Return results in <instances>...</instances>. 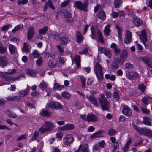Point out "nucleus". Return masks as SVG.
<instances>
[{
  "instance_id": "obj_1",
  "label": "nucleus",
  "mask_w": 152,
  "mask_h": 152,
  "mask_svg": "<svg viewBox=\"0 0 152 152\" xmlns=\"http://www.w3.org/2000/svg\"><path fill=\"white\" fill-rule=\"evenodd\" d=\"M54 128L53 124L51 122L47 121L39 128V132L42 134L52 130Z\"/></svg>"
},
{
  "instance_id": "obj_2",
  "label": "nucleus",
  "mask_w": 152,
  "mask_h": 152,
  "mask_svg": "<svg viewBox=\"0 0 152 152\" xmlns=\"http://www.w3.org/2000/svg\"><path fill=\"white\" fill-rule=\"evenodd\" d=\"M99 101L102 110L108 111L109 109L110 104L107 101L104 95L101 94L100 95Z\"/></svg>"
},
{
  "instance_id": "obj_3",
  "label": "nucleus",
  "mask_w": 152,
  "mask_h": 152,
  "mask_svg": "<svg viewBox=\"0 0 152 152\" xmlns=\"http://www.w3.org/2000/svg\"><path fill=\"white\" fill-rule=\"evenodd\" d=\"M94 70L99 80H102L103 78L102 68L99 63L97 62L94 65Z\"/></svg>"
},
{
  "instance_id": "obj_4",
  "label": "nucleus",
  "mask_w": 152,
  "mask_h": 152,
  "mask_svg": "<svg viewBox=\"0 0 152 152\" xmlns=\"http://www.w3.org/2000/svg\"><path fill=\"white\" fill-rule=\"evenodd\" d=\"M88 0H85L83 3L81 1H75L74 3V6L78 9L85 12L88 11Z\"/></svg>"
},
{
  "instance_id": "obj_5",
  "label": "nucleus",
  "mask_w": 152,
  "mask_h": 152,
  "mask_svg": "<svg viewBox=\"0 0 152 152\" xmlns=\"http://www.w3.org/2000/svg\"><path fill=\"white\" fill-rule=\"evenodd\" d=\"M61 15L64 18L69 22H72L73 20L71 13L66 10H63L61 11Z\"/></svg>"
},
{
  "instance_id": "obj_6",
  "label": "nucleus",
  "mask_w": 152,
  "mask_h": 152,
  "mask_svg": "<svg viewBox=\"0 0 152 152\" xmlns=\"http://www.w3.org/2000/svg\"><path fill=\"white\" fill-rule=\"evenodd\" d=\"M74 140L73 137L70 134L66 135L63 139L64 143L67 146H70Z\"/></svg>"
},
{
  "instance_id": "obj_7",
  "label": "nucleus",
  "mask_w": 152,
  "mask_h": 152,
  "mask_svg": "<svg viewBox=\"0 0 152 152\" xmlns=\"http://www.w3.org/2000/svg\"><path fill=\"white\" fill-rule=\"evenodd\" d=\"M123 61H121L118 58L115 57L114 61L111 64V67L113 69L115 70L119 68V64L123 65Z\"/></svg>"
},
{
  "instance_id": "obj_8",
  "label": "nucleus",
  "mask_w": 152,
  "mask_h": 152,
  "mask_svg": "<svg viewBox=\"0 0 152 152\" xmlns=\"http://www.w3.org/2000/svg\"><path fill=\"white\" fill-rule=\"evenodd\" d=\"M126 77L130 80H134L135 78L140 77V75L136 72L128 71L126 72Z\"/></svg>"
},
{
  "instance_id": "obj_9",
  "label": "nucleus",
  "mask_w": 152,
  "mask_h": 152,
  "mask_svg": "<svg viewBox=\"0 0 152 152\" xmlns=\"http://www.w3.org/2000/svg\"><path fill=\"white\" fill-rule=\"evenodd\" d=\"M125 37L124 40V43L126 44L129 43L132 39V33L128 30H126Z\"/></svg>"
},
{
  "instance_id": "obj_10",
  "label": "nucleus",
  "mask_w": 152,
  "mask_h": 152,
  "mask_svg": "<svg viewBox=\"0 0 152 152\" xmlns=\"http://www.w3.org/2000/svg\"><path fill=\"white\" fill-rule=\"evenodd\" d=\"M48 106L49 107L52 109H62V106L59 103L57 102H51L48 104Z\"/></svg>"
},
{
  "instance_id": "obj_11",
  "label": "nucleus",
  "mask_w": 152,
  "mask_h": 152,
  "mask_svg": "<svg viewBox=\"0 0 152 152\" xmlns=\"http://www.w3.org/2000/svg\"><path fill=\"white\" fill-rule=\"evenodd\" d=\"M128 56V51L126 49H125L122 50V52L120 55V57L118 58L121 61H123L124 63L126 61Z\"/></svg>"
},
{
  "instance_id": "obj_12",
  "label": "nucleus",
  "mask_w": 152,
  "mask_h": 152,
  "mask_svg": "<svg viewBox=\"0 0 152 152\" xmlns=\"http://www.w3.org/2000/svg\"><path fill=\"white\" fill-rule=\"evenodd\" d=\"M99 51L105 55L109 58H111L112 55V53L107 48L100 47L99 49Z\"/></svg>"
},
{
  "instance_id": "obj_13",
  "label": "nucleus",
  "mask_w": 152,
  "mask_h": 152,
  "mask_svg": "<svg viewBox=\"0 0 152 152\" xmlns=\"http://www.w3.org/2000/svg\"><path fill=\"white\" fill-rule=\"evenodd\" d=\"M134 129H135L137 132L140 134L141 135H145L146 134V133L148 132L147 129L144 128L139 129V127L137 126H134Z\"/></svg>"
},
{
  "instance_id": "obj_14",
  "label": "nucleus",
  "mask_w": 152,
  "mask_h": 152,
  "mask_svg": "<svg viewBox=\"0 0 152 152\" xmlns=\"http://www.w3.org/2000/svg\"><path fill=\"white\" fill-rule=\"evenodd\" d=\"M34 34V29L33 26H30L27 32V38L28 39L30 40L33 37Z\"/></svg>"
},
{
  "instance_id": "obj_15",
  "label": "nucleus",
  "mask_w": 152,
  "mask_h": 152,
  "mask_svg": "<svg viewBox=\"0 0 152 152\" xmlns=\"http://www.w3.org/2000/svg\"><path fill=\"white\" fill-rule=\"evenodd\" d=\"M86 97L91 103L93 104L95 107H98V105L97 99L95 96L92 95H87Z\"/></svg>"
},
{
  "instance_id": "obj_16",
  "label": "nucleus",
  "mask_w": 152,
  "mask_h": 152,
  "mask_svg": "<svg viewBox=\"0 0 152 152\" xmlns=\"http://www.w3.org/2000/svg\"><path fill=\"white\" fill-rule=\"evenodd\" d=\"M60 41H61V44L64 45L70 42L71 39L68 36L64 35L61 38Z\"/></svg>"
},
{
  "instance_id": "obj_17",
  "label": "nucleus",
  "mask_w": 152,
  "mask_h": 152,
  "mask_svg": "<svg viewBox=\"0 0 152 152\" xmlns=\"http://www.w3.org/2000/svg\"><path fill=\"white\" fill-rule=\"evenodd\" d=\"M122 112V113L126 115L131 116L132 115V110L127 106L123 107Z\"/></svg>"
},
{
  "instance_id": "obj_18",
  "label": "nucleus",
  "mask_w": 152,
  "mask_h": 152,
  "mask_svg": "<svg viewBox=\"0 0 152 152\" xmlns=\"http://www.w3.org/2000/svg\"><path fill=\"white\" fill-rule=\"evenodd\" d=\"M87 120L88 122H95L97 121L98 118L94 114H89L87 116Z\"/></svg>"
},
{
  "instance_id": "obj_19",
  "label": "nucleus",
  "mask_w": 152,
  "mask_h": 152,
  "mask_svg": "<svg viewBox=\"0 0 152 152\" xmlns=\"http://www.w3.org/2000/svg\"><path fill=\"white\" fill-rule=\"evenodd\" d=\"M7 59L4 56H0V66L1 67L4 68L7 64Z\"/></svg>"
},
{
  "instance_id": "obj_20",
  "label": "nucleus",
  "mask_w": 152,
  "mask_h": 152,
  "mask_svg": "<svg viewBox=\"0 0 152 152\" xmlns=\"http://www.w3.org/2000/svg\"><path fill=\"white\" fill-rule=\"evenodd\" d=\"M110 47L111 48L113 49L114 52L117 55H118L121 51V49L118 47L117 45L115 43H112Z\"/></svg>"
},
{
  "instance_id": "obj_21",
  "label": "nucleus",
  "mask_w": 152,
  "mask_h": 152,
  "mask_svg": "<svg viewBox=\"0 0 152 152\" xmlns=\"http://www.w3.org/2000/svg\"><path fill=\"white\" fill-rule=\"evenodd\" d=\"M142 60L144 63H146L149 67L152 68V61L150 58H142Z\"/></svg>"
},
{
  "instance_id": "obj_22",
  "label": "nucleus",
  "mask_w": 152,
  "mask_h": 152,
  "mask_svg": "<svg viewBox=\"0 0 152 152\" xmlns=\"http://www.w3.org/2000/svg\"><path fill=\"white\" fill-rule=\"evenodd\" d=\"M142 36V39L143 42V43L145 46H146L145 42L147 41V36L146 33V31L145 29H143L141 33Z\"/></svg>"
},
{
  "instance_id": "obj_23",
  "label": "nucleus",
  "mask_w": 152,
  "mask_h": 152,
  "mask_svg": "<svg viewBox=\"0 0 152 152\" xmlns=\"http://www.w3.org/2000/svg\"><path fill=\"white\" fill-rule=\"evenodd\" d=\"M75 62L78 68L80 66V57L78 55H76L74 58Z\"/></svg>"
},
{
  "instance_id": "obj_24",
  "label": "nucleus",
  "mask_w": 152,
  "mask_h": 152,
  "mask_svg": "<svg viewBox=\"0 0 152 152\" xmlns=\"http://www.w3.org/2000/svg\"><path fill=\"white\" fill-rule=\"evenodd\" d=\"M133 21L134 25L137 26H140L142 24V20L139 18H134L133 19Z\"/></svg>"
},
{
  "instance_id": "obj_25",
  "label": "nucleus",
  "mask_w": 152,
  "mask_h": 152,
  "mask_svg": "<svg viewBox=\"0 0 152 152\" xmlns=\"http://www.w3.org/2000/svg\"><path fill=\"white\" fill-rule=\"evenodd\" d=\"M9 48L10 53L11 55H14L17 52V49L16 47L12 44H9Z\"/></svg>"
},
{
  "instance_id": "obj_26",
  "label": "nucleus",
  "mask_w": 152,
  "mask_h": 152,
  "mask_svg": "<svg viewBox=\"0 0 152 152\" xmlns=\"http://www.w3.org/2000/svg\"><path fill=\"white\" fill-rule=\"evenodd\" d=\"M77 42L80 43L83 39V37L81 35V33L79 31L77 32L76 34Z\"/></svg>"
},
{
  "instance_id": "obj_27",
  "label": "nucleus",
  "mask_w": 152,
  "mask_h": 152,
  "mask_svg": "<svg viewBox=\"0 0 152 152\" xmlns=\"http://www.w3.org/2000/svg\"><path fill=\"white\" fill-rule=\"evenodd\" d=\"M110 25L108 24L105 27L104 30V34L105 35V37H106L109 35V33L111 31L110 29Z\"/></svg>"
},
{
  "instance_id": "obj_28",
  "label": "nucleus",
  "mask_w": 152,
  "mask_h": 152,
  "mask_svg": "<svg viewBox=\"0 0 152 152\" xmlns=\"http://www.w3.org/2000/svg\"><path fill=\"white\" fill-rule=\"evenodd\" d=\"M26 72L27 75L31 76L34 77L36 75L35 72L31 69H26Z\"/></svg>"
},
{
  "instance_id": "obj_29",
  "label": "nucleus",
  "mask_w": 152,
  "mask_h": 152,
  "mask_svg": "<svg viewBox=\"0 0 152 152\" xmlns=\"http://www.w3.org/2000/svg\"><path fill=\"white\" fill-rule=\"evenodd\" d=\"M8 101H17L21 100V97L20 96H13L12 97L9 96L6 98Z\"/></svg>"
},
{
  "instance_id": "obj_30",
  "label": "nucleus",
  "mask_w": 152,
  "mask_h": 152,
  "mask_svg": "<svg viewBox=\"0 0 152 152\" xmlns=\"http://www.w3.org/2000/svg\"><path fill=\"white\" fill-rule=\"evenodd\" d=\"M0 74L1 76L4 78L6 81H12V76H7L3 72H1Z\"/></svg>"
},
{
  "instance_id": "obj_31",
  "label": "nucleus",
  "mask_w": 152,
  "mask_h": 152,
  "mask_svg": "<svg viewBox=\"0 0 152 152\" xmlns=\"http://www.w3.org/2000/svg\"><path fill=\"white\" fill-rule=\"evenodd\" d=\"M132 142V140L131 139H129L127 141L126 143L125 144V146L123 147V150L124 152H126L128 151L129 149V145Z\"/></svg>"
},
{
  "instance_id": "obj_32",
  "label": "nucleus",
  "mask_w": 152,
  "mask_h": 152,
  "mask_svg": "<svg viewBox=\"0 0 152 152\" xmlns=\"http://www.w3.org/2000/svg\"><path fill=\"white\" fill-rule=\"evenodd\" d=\"M48 30V27L45 26L43 28L40 29L38 31V33L39 34H45Z\"/></svg>"
},
{
  "instance_id": "obj_33",
  "label": "nucleus",
  "mask_w": 152,
  "mask_h": 152,
  "mask_svg": "<svg viewBox=\"0 0 152 152\" xmlns=\"http://www.w3.org/2000/svg\"><path fill=\"white\" fill-rule=\"evenodd\" d=\"M30 49L28 45L26 42L23 43V47L22 49V51L23 52H29L30 51Z\"/></svg>"
},
{
  "instance_id": "obj_34",
  "label": "nucleus",
  "mask_w": 152,
  "mask_h": 152,
  "mask_svg": "<svg viewBox=\"0 0 152 152\" xmlns=\"http://www.w3.org/2000/svg\"><path fill=\"white\" fill-rule=\"evenodd\" d=\"M97 34L100 42L101 43H104L103 37L101 32L100 31H98Z\"/></svg>"
},
{
  "instance_id": "obj_35",
  "label": "nucleus",
  "mask_w": 152,
  "mask_h": 152,
  "mask_svg": "<svg viewBox=\"0 0 152 152\" xmlns=\"http://www.w3.org/2000/svg\"><path fill=\"white\" fill-rule=\"evenodd\" d=\"M52 37L56 40H59L60 38V34L58 33L53 32L51 33Z\"/></svg>"
},
{
  "instance_id": "obj_36",
  "label": "nucleus",
  "mask_w": 152,
  "mask_h": 152,
  "mask_svg": "<svg viewBox=\"0 0 152 152\" xmlns=\"http://www.w3.org/2000/svg\"><path fill=\"white\" fill-rule=\"evenodd\" d=\"M151 118L149 117L143 118V123L147 125L151 126V123L150 122Z\"/></svg>"
},
{
  "instance_id": "obj_37",
  "label": "nucleus",
  "mask_w": 152,
  "mask_h": 152,
  "mask_svg": "<svg viewBox=\"0 0 152 152\" xmlns=\"http://www.w3.org/2000/svg\"><path fill=\"white\" fill-rule=\"evenodd\" d=\"M66 130H73L74 128V125L71 124H68L64 125Z\"/></svg>"
},
{
  "instance_id": "obj_38",
  "label": "nucleus",
  "mask_w": 152,
  "mask_h": 152,
  "mask_svg": "<svg viewBox=\"0 0 152 152\" xmlns=\"http://www.w3.org/2000/svg\"><path fill=\"white\" fill-rule=\"evenodd\" d=\"M102 133V131H98L94 134L91 136V138H97L101 136V134Z\"/></svg>"
},
{
  "instance_id": "obj_39",
  "label": "nucleus",
  "mask_w": 152,
  "mask_h": 152,
  "mask_svg": "<svg viewBox=\"0 0 152 152\" xmlns=\"http://www.w3.org/2000/svg\"><path fill=\"white\" fill-rule=\"evenodd\" d=\"M117 133V132L115 129L110 128L108 129V134L110 136H113Z\"/></svg>"
},
{
  "instance_id": "obj_40",
  "label": "nucleus",
  "mask_w": 152,
  "mask_h": 152,
  "mask_svg": "<svg viewBox=\"0 0 152 152\" xmlns=\"http://www.w3.org/2000/svg\"><path fill=\"white\" fill-rule=\"evenodd\" d=\"M138 88L141 91V93H144L145 91V86L143 84H140L138 85Z\"/></svg>"
},
{
  "instance_id": "obj_41",
  "label": "nucleus",
  "mask_w": 152,
  "mask_h": 152,
  "mask_svg": "<svg viewBox=\"0 0 152 152\" xmlns=\"http://www.w3.org/2000/svg\"><path fill=\"white\" fill-rule=\"evenodd\" d=\"M122 3L121 0H115L114 4L115 8H118Z\"/></svg>"
},
{
  "instance_id": "obj_42",
  "label": "nucleus",
  "mask_w": 152,
  "mask_h": 152,
  "mask_svg": "<svg viewBox=\"0 0 152 152\" xmlns=\"http://www.w3.org/2000/svg\"><path fill=\"white\" fill-rule=\"evenodd\" d=\"M40 114L42 116H48L50 115V113L47 110H42Z\"/></svg>"
},
{
  "instance_id": "obj_43",
  "label": "nucleus",
  "mask_w": 152,
  "mask_h": 152,
  "mask_svg": "<svg viewBox=\"0 0 152 152\" xmlns=\"http://www.w3.org/2000/svg\"><path fill=\"white\" fill-rule=\"evenodd\" d=\"M25 78V75L24 74H21L20 76L15 77L12 76V81L14 82L16 80H19L21 78Z\"/></svg>"
},
{
  "instance_id": "obj_44",
  "label": "nucleus",
  "mask_w": 152,
  "mask_h": 152,
  "mask_svg": "<svg viewBox=\"0 0 152 152\" xmlns=\"http://www.w3.org/2000/svg\"><path fill=\"white\" fill-rule=\"evenodd\" d=\"M98 17L100 19L103 20L106 18V15L103 12L101 11L99 12Z\"/></svg>"
},
{
  "instance_id": "obj_45",
  "label": "nucleus",
  "mask_w": 152,
  "mask_h": 152,
  "mask_svg": "<svg viewBox=\"0 0 152 152\" xmlns=\"http://www.w3.org/2000/svg\"><path fill=\"white\" fill-rule=\"evenodd\" d=\"M12 26L11 24H7L4 25L1 28V31H6L8 30Z\"/></svg>"
},
{
  "instance_id": "obj_46",
  "label": "nucleus",
  "mask_w": 152,
  "mask_h": 152,
  "mask_svg": "<svg viewBox=\"0 0 152 152\" xmlns=\"http://www.w3.org/2000/svg\"><path fill=\"white\" fill-rule=\"evenodd\" d=\"M23 28V25L22 24H19L16 26L12 30V32L15 33L17 31Z\"/></svg>"
},
{
  "instance_id": "obj_47",
  "label": "nucleus",
  "mask_w": 152,
  "mask_h": 152,
  "mask_svg": "<svg viewBox=\"0 0 152 152\" xmlns=\"http://www.w3.org/2000/svg\"><path fill=\"white\" fill-rule=\"evenodd\" d=\"M32 55L33 58H37L39 56L40 54L38 50H34L32 52Z\"/></svg>"
},
{
  "instance_id": "obj_48",
  "label": "nucleus",
  "mask_w": 152,
  "mask_h": 152,
  "mask_svg": "<svg viewBox=\"0 0 152 152\" xmlns=\"http://www.w3.org/2000/svg\"><path fill=\"white\" fill-rule=\"evenodd\" d=\"M80 78L82 83V87L83 88H86V78L83 76L81 77Z\"/></svg>"
},
{
  "instance_id": "obj_49",
  "label": "nucleus",
  "mask_w": 152,
  "mask_h": 152,
  "mask_svg": "<svg viewBox=\"0 0 152 152\" xmlns=\"http://www.w3.org/2000/svg\"><path fill=\"white\" fill-rule=\"evenodd\" d=\"M7 114L9 117L13 118H16L17 117V115L16 113L13 112L8 111L7 113Z\"/></svg>"
},
{
  "instance_id": "obj_50",
  "label": "nucleus",
  "mask_w": 152,
  "mask_h": 152,
  "mask_svg": "<svg viewBox=\"0 0 152 152\" xmlns=\"http://www.w3.org/2000/svg\"><path fill=\"white\" fill-rule=\"evenodd\" d=\"M48 66L50 68H54L56 66V65L54 61L50 60L48 62Z\"/></svg>"
},
{
  "instance_id": "obj_51",
  "label": "nucleus",
  "mask_w": 152,
  "mask_h": 152,
  "mask_svg": "<svg viewBox=\"0 0 152 152\" xmlns=\"http://www.w3.org/2000/svg\"><path fill=\"white\" fill-rule=\"evenodd\" d=\"M125 67L126 69H132L134 68V66L133 64H130L129 62H127L125 64Z\"/></svg>"
},
{
  "instance_id": "obj_52",
  "label": "nucleus",
  "mask_w": 152,
  "mask_h": 152,
  "mask_svg": "<svg viewBox=\"0 0 152 152\" xmlns=\"http://www.w3.org/2000/svg\"><path fill=\"white\" fill-rule=\"evenodd\" d=\"M46 4H47L48 7L53 10H54L55 7L53 5L52 1L51 0H48V1L46 3Z\"/></svg>"
},
{
  "instance_id": "obj_53",
  "label": "nucleus",
  "mask_w": 152,
  "mask_h": 152,
  "mask_svg": "<svg viewBox=\"0 0 152 152\" xmlns=\"http://www.w3.org/2000/svg\"><path fill=\"white\" fill-rule=\"evenodd\" d=\"M89 149L88 145L87 144H85L83 146V147L81 150L80 152H89Z\"/></svg>"
},
{
  "instance_id": "obj_54",
  "label": "nucleus",
  "mask_w": 152,
  "mask_h": 152,
  "mask_svg": "<svg viewBox=\"0 0 152 152\" xmlns=\"http://www.w3.org/2000/svg\"><path fill=\"white\" fill-rule=\"evenodd\" d=\"M19 95L20 97H24L28 93V91L26 90H22L19 91Z\"/></svg>"
},
{
  "instance_id": "obj_55",
  "label": "nucleus",
  "mask_w": 152,
  "mask_h": 152,
  "mask_svg": "<svg viewBox=\"0 0 152 152\" xmlns=\"http://www.w3.org/2000/svg\"><path fill=\"white\" fill-rule=\"evenodd\" d=\"M113 143V145L112 146V147L113 148L112 150V151L114 152L118 148L119 145L118 142H116Z\"/></svg>"
},
{
  "instance_id": "obj_56",
  "label": "nucleus",
  "mask_w": 152,
  "mask_h": 152,
  "mask_svg": "<svg viewBox=\"0 0 152 152\" xmlns=\"http://www.w3.org/2000/svg\"><path fill=\"white\" fill-rule=\"evenodd\" d=\"M64 87V86H60L57 83L54 84V88L55 90L61 89Z\"/></svg>"
},
{
  "instance_id": "obj_57",
  "label": "nucleus",
  "mask_w": 152,
  "mask_h": 152,
  "mask_svg": "<svg viewBox=\"0 0 152 152\" xmlns=\"http://www.w3.org/2000/svg\"><path fill=\"white\" fill-rule=\"evenodd\" d=\"M39 135V132L37 131H35L33 134V136L31 139V140L32 141L35 140Z\"/></svg>"
},
{
  "instance_id": "obj_58",
  "label": "nucleus",
  "mask_w": 152,
  "mask_h": 152,
  "mask_svg": "<svg viewBox=\"0 0 152 152\" xmlns=\"http://www.w3.org/2000/svg\"><path fill=\"white\" fill-rule=\"evenodd\" d=\"M62 96L64 98L66 99H69L71 96L70 94L69 93L66 92H63L62 93Z\"/></svg>"
},
{
  "instance_id": "obj_59",
  "label": "nucleus",
  "mask_w": 152,
  "mask_h": 152,
  "mask_svg": "<svg viewBox=\"0 0 152 152\" xmlns=\"http://www.w3.org/2000/svg\"><path fill=\"white\" fill-rule=\"evenodd\" d=\"M148 132H147L146 133V134L145 136H147L148 137L151 138L152 137V131L150 129H148Z\"/></svg>"
},
{
  "instance_id": "obj_60",
  "label": "nucleus",
  "mask_w": 152,
  "mask_h": 152,
  "mask_svg": "<svg viewBox=\"0 0 152 152\" xmlns=\"http://www.w3.org/2000/svg\"><path fill=\"white\" fill-rule=\"evenodd\" d=\"M28 1V0H18V1L17 4L18 5H20L22 4L23 5H24L27 3Z\"/></svg>"
},
{
  "instance_id": "obj_61",
  "label": "nucleus",
  "mask_w": 152,
  "mask_h": 152,
  "mask_svg": "<svg viewBox=\"0 0 152 152\" xmlns=\"http://www.w3.org/2000/svg\"><path fill=\"white\" fill-rule=\"evenodd\" d=\"M70 2L69 0H66L64 1L63 2L61 3V7H66L68 5Z\"/></svg>"
},
{
  "instance_id": "obj_62",
  "label": "nucleus",
  "mask_w": 152,
  "mask_h": 152,
  "mask_svg": "<svg viewBox=\"0 0 152 152\" xmlns=\"http://www.w3.org/2000/svg\"><path fill=\"white\" fill-rule=\"evenodd\" d=\"M7 50L6 48L3 47V45L0 46V53L1 54H4L5 53Z\"/></svg>"
},
{
  "instance_id": "obj_63",
  "label": "nucleus",
  "mask_w": 152,
  "mask_h": 152,
  "mask_svg": "<svg viewBox=\"0 0 152 152\" xmlns=\"http://www.w3.org/2000/svg\"><path fill=\"white\" fill-rule=\"evenodd\" d=\"M142 101L144 104H145V105H147L148 104V99L147 97H142Z\"/></svg>"
},
{
  "instance_id": "obj_64",
  "label": "nucleus",
  "mask_w": 152,
  "mask_h": 152,
  "mask_svg": "<svg viewBox=\"0 0 152 152\" xmlns=\"http://www.w3.org/2000/svg\"><path fill=\"white\" fill-rule=\"evenodd\" d=\"M47 85L46 83L45 82L41 83L39 86V87L40 88H46L47 87Z\"/></svg>"
}]
</instances>
